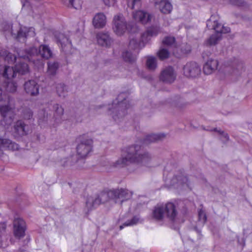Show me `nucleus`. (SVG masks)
<instances>
[{
    "label": "nucleus",
    "instance_id": "1",
    "mask_svg": "<svg viewBox=\"0 0 252 252\" xmlns=\"http://www.w3.org/2000/svg\"><path fill=\"white\" fill-rule=\"evenodd\" d=\"M130 164L150 167L158 165L156 157L148 152H142L141 146L138 144H133L124 148L121 157L115 162L114 166L124 167Z\"/></svg>",
    "mask_w": 252,
    "mask_h": 252
},
{
    "label": "nucleus",
    "instance_id": "2",
    "mask_svg": "<svg viewBox=\"0 0 252 252\" xmlns=\"http://www.w3.org/2000/svg\"><path fill=\"white\" fill-rule=\"evenodd\" d=\"M17 56L19 58H22L29 62H34L33 59L35 56L39 54L41 56L46 60L53 58V53L48 45L42 44L39 46L37 50L35 47H31L28 49H18L17 50Z\"/></svg>",
    "mask_w": 252,
    "mask_h": 252
},
{
    "label": "nucleus",
    "instance_id": "3",
    "mask_svg": "<svg viewBox=\"0 0 252 252\" xmlns=\"http://www.w3.org/2000/svg\"><path fill=\"white\" fill-rule=\"evenodd\" d=\"M14 108L12 98L5 94H2L0 88V113L2 118L0 121L1 125L5 126L11 124L14 119Z\"/></svg>",
    "mask_w": 252,
    "mask_h": 252
},
{
    "label": "nucleus",
    "instance_id": "4",
    "mask_svg": "<svg viewBox=\"0 0 252 252\" xmlns=\"http://www.w3.org/2000/svg\"><path fill=\"white\" fill-rule=\"evenodd\" d=\"M129 107L128 101L126 98L125 93L120 94L117 98V104L110 114L115 121H119L126 115V110ZM111 111L110 108H109Z\"/></svg>",
    "mask_w": 252,
    "mask_h": 252
},
{
    "label": "nucleus",
    "instance_id": "5",
    "mask_svg": "<svg viewBox=\"0 0 252 252\" xmlns=\"http://www.w3.org/2000/svg\"><path fill=\"white\" fill-rule=\"evenodd\" d=\"M80 143L78 145L76 149L78 155L80 158H85L92 151L93 140L85 134L81 136Z\"/></svg>",
    "mask_w": 252,
    "mask_h": 252
},
{
    "label": "nucleus",
    "instance_id": "6",
    "mask_svg": "<svg viewBox=\"0 0 252 252\" xmlns=\"http://www.w3.org/2000/svg\"><path fill=\"white\" fill-rule=\"evenodd\" d=\"M128 29V25L122 14L115 16L113 20V30L118 35H122Z\"/></svg>",
    "mask_w": 252,
    "mask_h": 252
},
{
    "label": "nucleus",
    "instance_id": "7",
    "mask_svg": "<svg viewBox=\"0 0 252 252\" xmlns=\"http://www.w3.org/2000/svg\"><path fill=\"white\" fill-rule=\"evenodd\" d=\"M29 66L27 63L20 62L15 65L14 68L5 65L4 66V75H7L8 72H10L12 76L17 73L24 75L29 72Z\"/></svg>",
    "mask_w": 252,
    "mask_h": 252
},
{
    "label": "nucleus",
    "instance_id": "8",
    "mask_svg": "<svg viewBox=\"0 0 252 252\" xmlns=\"http://www.w3.org/2000/svg\"><path fill=\"white\" fill-rule=\"evenodd\" d=\"M11 33L14 37L20 42H24L29 37H33L35 35L34 29L32 27H20L17 33H13L12 30Z\"/></svg>",
    "mask_w": 252,
    "mask_h": 252
},
{
    "label": "nucleus",
    "instance_id": "9",
    "mask_svg": "<svg viewBox=\"0 0 252 252\" xmlns=\"http://www.w3.org/2000/svg\"><path fill=\"white\" fill-rule=\"evenodd\" d=\"M56 42L60 46L63 51L68 53L71 48L72 44L67 37L62 33H56L55 34Z\"/></svg>",
    "mask_w": 252,
    "mask_h": 252
},
{
    "label": "nucleus",
    "instance_id": "10",
    "mask_svg": "<svg viewBox=\"0 0 252 252\" xmlns=\"http://www.w3.org/2000/svg\"><path fill=\"white\" fill-rule=\"evenodd\" d=\"M184 74L188 77H196L201 72L199 65L195 62H189L184 67Z\"/></svg>",
    "mask_w": 252,
    "mask_h": 252
},
{
    "label": "nucleus",
    "instance_id": "11",
    "mask_svg": "<svg viewBox=\"0 0 252 252\" xmlns=\"http://www.w3.org/2000/svg\"><path fill=\"white\" fill-rule=\"evenodd\" d=\"M176 78V74L173 68L169 66L164 68L161 72L160 80L166 83H173Z\"/></svg>",
    "mask_w": 252,
    "mask_h": 252
},
{
    "label": "nucleus",
    "instance_id": "12",
    "mask_svg": "<svg viewBox=\"0 0 252 252\" xmlns=\"http://www.w3.org/2000/svg\"><path fill=\"white\" fill-rule=\"evenodd\" d=\"M26 223L20 218H15L13 221V232L15 237L20 239L25 236Z\"/></svg>",
    "mask_w": 252,
    "mask_h": 252
},
{
    "label": "nucleus",
    "instance_id": "13",
    "mask_svg": "<svg viewBox=\"0 0 252 252\" xmlns=\"http://www.w3.org/2000/svg\"><path fill=\"white\" fill-rule=\"evenodd\" d=\"M96 39L99 45L105 47H110L113 42L110 33L107 32H100L97 33Z\"/></svg>",
    "mask_w": 252,
    "mask_h": 252
},
{
    "label": "nucleus",
    "instance_id": "14",
    "mask_svg": "<svg viewBox=\"0 0 252 252\" xmlns=\"http://www.w3.org/2000/svg\"><path fill=\"white\" fill-rule=\"evenodd\" d=\"M154 5L162 13L169 14L172 10V5L168 0H154Z\"/></svg>",
    "mask_w": 252,
    "mask_h": 252
},
{
    "label": "nucleus",
    "instance_id": "15",
    "mask_svg": "<svg viewBox=\"0 0 252 252\" xmlns=\"http://www.w3.org/2000/svg\"><path fill=\"white\" fill-rule=\"evenodd\" d=\"M152 15L144 10H137L133 12V18L143 24H146L151 22Z\"/></svg>",
    "mask_w": 252,
    "mask_h": 252
},
{
    "label": "nucleus",
    "instance_id": "16",
    "mask_svg": "<svg viewBox=\"0 0 252 252\" xmlns=\"http://www.w3.org/2000/svg\"><path fill=\"white\" fill-rule=\"evenodd\" d=\"M113 190L114 200H121L122 202L125 200L130 199L132 196V192L126 189H115Z\"/></svg>",
    "mask_w": 252,
    "mask_h": 252
},
{
    "label": "nucleus",
    "instance_id": "17",
    "mask_svg": "<svg viewBox=\"0 0 252 252\" xmlns=\"http://www.w3.org/2000/svg\"><path fill=\"white\" fill-rule=\"evenodd\" d=\"M165 217L170 220L174 221L177 215L175 205L172 203H167L163 206Z\"/></svg>",
    "mask_w": 252,
    "mask_h": 252
},
{
    "label": "nucleus",
    "instance_id": "18",
    "mask_svg": "<svg viewBox=\"0 0 252 252\" xmlns=\"http://www.w3.org/2000/svg\"><path fill=\"white\" fill-rule=\"evenodd\" d=\"M24 89L26 92L32 96L36 95L39 93V86L33 80L26 82L24 84Z\"/></svg>",
    "mask_w": 252,
    "mask_h": 252
},
{
    "label": "nucleus",
    "instance_id": "19",
    "mask_svg": "<svg viewBox=\"0 0 252 252\" xmlns=\"http://www.w3.org/2000/svg\"><path fill=\"white\" fill-rule=\"evenodd\" d=\"M26 125L22 120L17 121L14 126V135L16 137H21L28 134Z\"/></svg>",
    "mask_w": 252,
    "mask_h": 252
},
{
    "label": "nucleus",
    "instance_id": "20",
    "mask_svg": "<svg viewBox=\"0 0 252 252\" xmlns=\"http://www.w3.org/2000/svg\"><path fill=\"white\" fill-rule=\"evenodd\" d=\"M106 23V17L103 13H98L95 15L93 20V24L96 29L103 28Z\"/></svg>",
    "mask_w": 252,
    "mask_h": 252
},
{
    "label": "nucleus",
    "instance_id": "21",
    "mask_svg": "<svg viewBox=\"0 0 252 252\" xmlns=\"http://www.w3.org/2000/svg\"><path fill=\"white\" fill-rule=\"evenodd\" d=\"M218 63V61L217 60L210 59L204 65V73L207 75L211 74L217 69Z\"/></svg>",
    "mask_w": 252,
    "mask_h": 252
},
{
    "label": "nucleus",
    "instance_id": "22",
    "mask_svg": "<svg viewBox=\"0 0 252 252\" xmlns=\"http://www.w3.org/2000/svg\"><path fill=\"white\" fill-rule=\"evenodd\" d=\"M160 32L159 26H152L149 28L146 32L141 35V38L143 42L148 41L149 37L157 36Z\"/></svg>",
    "mask_w": 252,
    "mask_h": 252
},
{
    "label": "nucleus",
    "instance_id": "23",
    "mask_svg": "<svg viewBox=\"0 0 252 252\" xmlns=\"http://www.w3.org/2000/svg\"><path fill=\"white\" fill-rule=\"evenodd\" d=\"M113 195L114 193L113 189L103 190L97 196V198L100 204L108 201L110 199H114Z\"/></svg>",
    "mask_w": 252,
    "mask_h": 252
},
{
    "label": "nucleus",
    "instance_id": "24",
    "mask_svg": "<svg viewBox=\"0 0 252 252\" xmlns=\"http://www.w3.org/2000/svg\"><path fill=\"white\" fill-rule=\"evenodd\" d=\"M165 136L163 133L159 134H151L148 135L144 139L143 143L144 144H149L152 142H157L158 141L161 140Z\"/></svg>",
    "mask_w": 252,
    "mask_h": 252
},
{
    "label": "nucleus",
    "instance_id": "25",
    "mask_svg": "<svg viewBox=\"0 0 252 252\" xmlns=\"http://www.w3.org/2000/svg\"><path fill=\"white\" fill-rule=\"evenodd\" d=\"M1 147L8 150L16 151L19 148V145L14 142L8 139H0Z\"/></svg>",
    "mask_w": 252,
    "mask_h": 252
},
{
    "label": "nucleus",
    "instance_id": "26",
    "mask_svg": "<svg viewBox=\"0 0 252 252\" xmlns=\"http://www.w3.org/2000/svg\"><path fill=\"white\" fill-rule=\"evenodd\" d=\"M54 111V117L57 122H61L63 119V116L64 114V109L63 107L60 104L56 103L53 105Z\"/></svg>",
    "mask_w": 252,
    "mask_h": 252
},
{
    "label": "nucleus",
    "instance_id": "27",
    "mask_svg": "<svg viewBox=\"0 0 252 252\" xmlns=\"http://www.w3.org/2000/svg\"><path fill=\"white\" fill-rule=\"evenodd\" d=\"M59 68V63L57 62H48L47 63V73L50 77L55 76Z\"/></svg>",
    "mask_w": 252,
    "mask_h": 252
},
{
    "label": "nucleus",
    "instance_id": "28",
    "mask_svg": "<svg viewBox=\"0 0 252 252\" xmlns=\"http://www.w3.org/2000/svg\"><path fill=\"white\" fill-rule=\"evenodd\" d=\"M152 216L157 220H162L165 217L163 206H156L153 210Z\"/></svg>",
    "mask_w": 252,
    "mask_h": 252
},
{
    "label": "nucleus",
    "instance_id": "29",
    "mask_svg": "<svg viewBox=\"0 0 252 252\" xmlns=\"http://www.w3.org/2000/svg\"><path fill=\"white\" fill-rule=\"evenodd\" d=\"M100 204L97 197L89 196L87 197L86 202V207L87 209L88 212L96 208Z\"/></svg>",
    "mask_w": 252,
    "mask_h": 252
},
{
    "label": "nucleus",
    "instance_id": "30",
    "mask_svg": "<svg viewBox=\"0 0 252 252\" xmlns=\"http://www.w3.org/2000/svg\"><path fill=\"white\" fill-rule=\"evenodd\" d=\"M231 65L233 69L232 73L235 74L241 73L243 70V63L238 59H234L232 62Z\"/></svg>",
    "mask_w": 252,
    "mask_h": 252
},
{
    "label": "nucleus",
    "instance_id": "31",
    "mask_svg": "<svg viewBox=\"0 0 252 252\" xmlns=\"http://www.w3.org/2000/svg\"><path fill=\"white\" fill-rule=\"evenodd\" d=\"M62 2L69 8L79 9L82 7V0H62Z\"/></svg>",
    "mask_w": 252,
    "mask_h": 252
},
{
    "label": "nucleus",
    "instance_id": "32",
    "mask_svg": "<svg viewBox=\"0 0 252 252\" xmlns=\"http://www.w3.org/2000/svg\"><path fill=\"white\" fill-rule=\"evenodd\" d=\"M221 39V34H214L210 36L204 42V44L207 46H211L216 45Z\"/></svg>",
    "mask_w": 252,
    "mask_h": 252
},
{
    "label": "nucleus",
    "instance_id": "33",
    "mask_svg": "<svg viewBox=\"0 0 252 252\" xmlns=\"http://www.w3.org/2000/svg\"><path fill=\"white\" fill-rule=\"evenodd\" d=\"M207 26L209 28H211V29H214L216 32L215 34H221V30L223 26L219 23L218 22L214 21L213 24V23L211 20H208L207 21Z\"/></svg>",
    "mask_w": 252,
    "mask_h": 252
},
{
    "label": "nucleus",
    "instance_id": "34",
    "mask_svg": "<svg viewBox=\"0 0 252 252\" xmlns=\"http://www.w3.org/2000/svg\"><path fill=\"white\" fill-rule=\"evenodd\" d=\"M56 91L61 97L64 98L67 94V88L63 84H58L56 86Z\"/></svg>",
    "mask_w": 252,
    "mask_h": 252
},
{
    "label": "nucleus",
    "instance_id": "35",
    "mask_svg": "<svg viewBox=\"0 0 252 252\" xmlns=\"http://www.w3.org/2000/svg\"><path fill=\"white\" fill-rule=\"evenodd\" d=\"M171 105L173 107L180 110L186 106L187 103H186L182 98L177 97L173 100Z\"/></svg>",
    "mask_w": 252,
    "mask_h": 252
},
{
    "label": "nucleus",
    "instance_id": "36",
    "mask_svg": "<svg viewBox=\"0 0 252 252\" xmlns=\"http://www.w3.org/2000/svg\"><path fill=\"white\" fill-rule=\"evenodd\" d=\"M146 66L149 70H155L157 66L156 58L154 57H149L146 61Z\"/></svg>",
    "mask_w": 252,
    "mask_h": 252
},
{
    "label": "nucleus",
    "instance_id": "37",
    "mask_svg": "<svg viewBox=\"0 0 252 252\" xmlns=\"http://www.w3.org/2000/svg\"><path fill=\"white\" fill-rule=\"evenodd\" d=\"M4 84V86L6 91L10 93H14L16 91L17 87L16 83L14 82L13 81L7 80L6 82H5Z\"/></svg>",
    "mask_w": 252,
    "mask_h": 252
},
{
    "label": "nucleus",
    "instance_id": "38",
    "mask_svg": "<svg viewBox=\"0 0 252 252\" xmlns=\"http://www.w3.org/2000/svg\"><path fill=\"white\" fill-rule=\"evenodd\" d=\"M123 58L125 61L129 63H133L136 60V57L130 52L126 51L123 53Z\"/></svg>",
    "mask_w": 252,
    "mask_h": 252
},
{
    "label": "nucleus",
    "instance_id": "39",
    "mask_svg": "<svg viewBox=\"0 0 252 252\" xmlns=\"http://www.w3.org/2000/svg\"><path fill=\"white\" fill-rule=\"evenodd\" d=\"M3 55L4 56L5 61H7L9 63H13L16 61L17 57L7 51L3 52Z\"/></svg>",
    "mask_w": 252,
    "mask_h": 252
},
{
    "label": "nucleus",
    "instance_id": "40",
    "mask_svg": "<svg viewBox=\"0 0 252 252\" xmlns=\"http://www.w3.org/2000/svg\"><path fill=\"white\" fill-rule=\"evenodd\" d=\"M127 4L131 9H138L142 5V0H127Z\"/></svg>",
    "mask_w": 252,
    "mask_h": 252
},
{
    "label": "nucleus",
    "instance_id": "41",
    "mask_svg": "<svg viewBox=\"0 0 252 252\" xmlns=\"http://www.w3.org/2000/svg\"><path fill=\"white\" fill-rule=\"evenodd\" d=\"M157 55L160 60H164L169 57L170 53L167 49L161 48L157 53Z\"/></svg>",
    "mask_w": 252,
    "mask_h": 252
},
{
    "label": "nucleus",
    "instance_id": "42",
    "mask_svg": "<svg viewBox=\"0 0 252 252\" xmlns=\"http://www.w3.org/2000/svg\"><path fill=\"white\" fill-rule=\"evenodd\" d=\"M140 219L137 216L133 217L131 220H127L122 225L120 226V229H122L124 226H132L137 224L139 222Z\"/></svg>",
    "mask_w": 252,
    "mask_h": 252
},
{
    "label": "nucleus",
    "instance_id": "43",
    "mask_svg": "<svg viewBox=\"0 0 252 252\" xmlns=\"http://www.w3.org/2000/svg\"><path fill=\"white\" fill-rule=\"evenodd\" d=\"M174 180L177 181V184L182 185H186L187 186H189L188 179L186 176L183 175L175 176L173 179V182L174 183H175L174 181Z\"/></svg>",
    "mask_w": 252,
    "mask_h": 252
},
{
    "label": "nucleus",
    "instance_id": "44",
    "mask_svg": "<svg viewBox=\"0 0 252 252\" xmlns=\"http://www.w3.org/2000/svg\"><path fill=\"white\" fill-rule=\"evenodd\" d=\"M22 115L25 119L30 120L33 115L32 111L29 108H24L22 110Z\"/></svg>",
    "mask_w": 252,
    "mask_h": 252
},
{
    "label": "nucleus",
    "instance_id": "45",
    "mask_svg": "<svg viewBox=\"0 0 252 252\" xmlns=\"http://www.w3.org/2000/svg\"><path fill=\"white\" fill-rule=\"evenodd\" d=\"M175 42V38L173 36H166L162 40L163 44L167 46H172Z\"/></svg>",
    "mask_w": 252,
    "mask_h": 252
},
{
    "label": "nucleus",
    "instance_id": "46",
    "mask_svg": "<svg viewBox=\"0 0 252 252\" xmlns=\"http://www.w3.org/2000/svg\"><path fill=\"white\" fill-rule=\"evenodd\" d=\"M198 220L204 224L207 220V216L205 211L202 209H200L198 212Z\"/></svg>",
    "mask_w": 252,
    "mask_h": 252
},
{
    "label": "nucleus",
    "instance_id": "47",
    "mask_svg": "<svg viewBox=\"0 0 252 252\" xmlns=\"http://www.w3.org/2000/svg\"><path fill=\"white\" fill-rule=\"evenodd\" d=\"M181 50L183 53L184 54H188L191 51V48L190 46L188 45H185L184 46H182Z\"/></svg>",
    "mask_w": 252,
    "mask_h": 252
},
{
    "label": "nucleus",
    "instance_id": "48",
    "mask_svg": "<svg viewBox=\"0 0 252 252\" xmlns=\"http://www.w3.org/2000/svg\"><path fill=\"white\" fill-rule=\"evenodd\" d=\"M214 131L218 132L220 135L224 134V139L225 140H229V136L227 133H225L224 131L221 130H218L217 128H214Z\"/></svg>",
    "mask_w": 252,
    "mask_h": 252
},
{
    "label": "nucleus",
    "instance_id": "49",
    "mask_svg": "<svg viewBox=\"0 0 252 252\" xmlns=\"http://www.w3.org/2000/svg\"><path fill=\"white\" fill-rule=\"evenodd\" d=\"M237 6H244L246 5V2L244 0H237Z\"/></svg>",
    "mask_w": 252,
    "mask_h": 252
},
{
    "label": "nucleus",
    "instance_id": "50",
    "mask_svg": "<svg viewBox=\"0 0 252 252\" xmlns=\"http://www.w3.org/2000/svg\"><path fill=\"white\" fill-rule=\"evenodd\" d=\"M230 32V29L227 27H224L223 26L221 30V33H227Z\"/></svg>",
    "mask_w": 252,
    "mask_h": 252
},
{
    "label": "nucleus",
    "instance_id": "51",
    "mask_svg": "<svg viewBox=\"0 0 252 252\" xmlns=\"http://www.w3.org/2000/svg\"><path fill=\"white\" fill-rule=\"evenodd\" d=\"M8 74L7 75H4V70L3 71V74H2V75L5 78H7V80H8L9 79H10V78H13L14 77H15L16 76V75H15L14 76H12L11 75V74L10 73V72H8Z\"/></svg>",
    "mask_w": 252,
    "mask_h": 252
},
{
    "label": "nucleus",
    "instance_id": "52",
    "mask_svg": "<svg viewBox=\"0 0 252 252\" xmlns=\"http://www.w3.org/2000/svg\"><path fill=\"white\" fill-rule=\"evenodd\" d=\"M132 44H133V45H137V42L134 40V39H132L131 40H130L129 41V45L131 46Z\"/></svg>",
    "mask_w": 252,
    "mask_h": 252
},
{
    "label": "nucleus",
    "instance_id": "53",
    "mask_svg": "<svg viewBox=\"0 0 252 252\" xmlns=\"http://www.w3.org/2000/svg\"><path fill=\"white\" fill-rule=\"evenodd\" d=\"M229 1L232 4L236 5L237 0H229Z\"/></svg>",
    "mask_w": 252,
    "mask_h": 252
},
{
    "label": "nucleus",
    "instance_id": "54",
    "mask_svg": "<svg viewBox=\"0 0 252 252\" xmlns=\"http://www.w3.org/2000/svg\"><path fill=\"white\" fill-rule=\"evenodd\" d=\"M195 229H196V230L197 232L198 233V234L199 235H200V233H201V231H200V230H199L197 229L196 228H195Z\"/></svg>",
    "mask_w": 252,
    "mask_h": 252
},
{
    "label": "nucleus",
    "instance_id": "55",
    "mask_svg": "<svg viewBox=\"0 0 252 252\" xmlns=\"http://www.w3.org/2000/svg\"><path fill=\"white\" fill-rule=\"evenodd\" d=\"M3 167L2 166H0V172L3 170Z\"/></svg>",
    "mask_w": 252,
    "mask_h": 252
},
{
    "label": "nucleus",
    "instance_id": "56",
    "mask_svg": "<svg viewBox=\"0 0 252 252\" xmlns=\"http://www.w3.org/2000/svg\"><path fill=\"white\" fill-rule=\"evenodd\" d=\"M22 2L23 3V6L26 5V3L23 2V0H21Z\"/></svg>",
    "mask_w": 252,
    "mask_h": 252
},
{
    "label": "nucleus",
    "instance_id": "57",
    "mask_svg": "<svg viewBox=\"0 0 252 252\" xmlns=\"http://www.w3.org/2000/svg\"><path fill=\"white\" fill-rule=\"evenodd\" d=\"M221 135L224 138V134H221Z\"/></svg>",
    "mask_w": 252,
    "mask_h": 252
},
{
    "label": "nucleus",
    "instance_id": "58",
    "mask_svg": "<svg viewBox=\"0 0 252 252\" xmlns=\"http://www.w3.org/2000/svg\"><path fill=\"white\" fill-rule=\"evenodd\" d=\"M47 119H46L45 117L44 118V120H46Z\"/></svg>",
    "mask_w": 252,
    "mask_h": 252
},
{
    "label": "nucleus",
    "instance_id": "59",
    "mask_svg": "<svg viewBox=\"0 0 252 252\" xmlns=\"http://www.w3.org/2000/svg\"><path fill=\"white\" fill-rule=\"evenodd\" d=\"M203 58H204V54H203Z\"/></svg>",
    "mask_w": 252,
    "mask_h": 252
}]
</instances>
